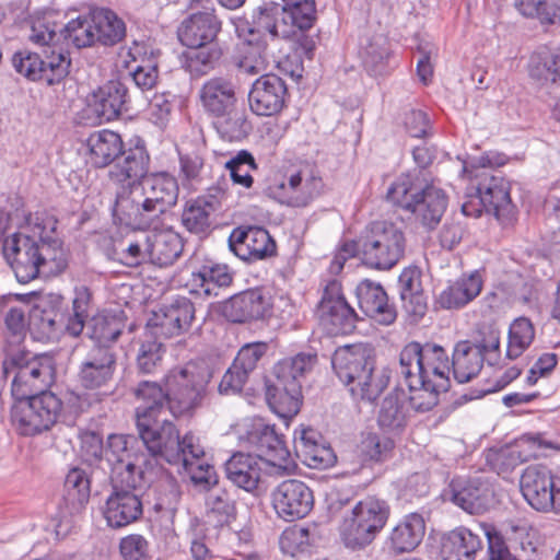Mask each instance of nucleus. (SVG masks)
<instances>
[{
    "mask_svg": "<svg viewBox=\"0 0 560 560\" xmlns=\"http://www.w3.org/2000/svg\"><path fill=\"white\" fill-rule=\"evenodd\" d=\"M57 220L47 217L36 221L31 231H18L7 236L2 253L20 283H28L40 273L57 275L68 266L62 241L55 235Z\"/></svg>",
    "mask_w": 560,
    "mask_h": 560,
    "instance_id": "f257e3e1",
    "label": "nucleus"
},
{
    "mask_svg": "<svg viewBox=\"0 0 560 560\" xmlns=\"http://www.w3.org/2000/svg\"><path fill=\"white\" fill-rule=\"evenodd\" d=\"M139 436L142 444L152 458L163 459L171 465L182 466L190 474L195 483H211L212 467L205 465L203 446L192 433H186L183 438L166 417L143 419L137 422Z\"/></svg>",
    "mask_w": 560,
    "mask_h": 560,
    "instance_id": "f03ea898",
    "label": "nucleus"
},
{
    "mask_svg": "<svg viewBox=\"0 0 560 560\" xmlns=\"http://www.w3.org/2000/svg\"><path fill=\"white\" fill-rule=\"evenodd\" d=\"M331 364L337 377L354 399L373 402L389 383V372L376 369L374 349L366 343L337 349Z\"/></svg>",
    "mask_w": 560,
    "mask_h": 560,
    "instance_id": "7ed1b4c3",
    "label": "nucleus"
},
{
    "mask_svg": "<svg viewBox=\"0 0 560 560\" xmlns=\"http://www.w3.org/2000/svg\"><path fill=\"white\" fill-rule=\"evenodd\" d=\"M100 400L82 398L75 392H67L62 397L51 392H43L14 402L12 422L20 434L34 436L49 431L65 413L77 415Z\"/></svg>",
    "mask_w": 560,
    "mask_h": 560,
    "instance_id": "20e7f679",
    "label": "nucleus"
},
{
    "mask_svg": "<svg viewBox=\"0 0 560 560\" xmlns=\"http://www.w3.org/2000/svg\"><path fill=\"white\" fill-rule=\"evenodd\" d=\"M386 199L412 212L427 230H433L439 225L448 203L445 192L429 185L421 177L420 171L404 173L396 177L387 189Z\"/></svg>",
    "mask_w": 560,
    "mask_h": 560,
    "instance_id": "39448f33",
    "label": "nucleus"
},
{
    "mask_svg": "<svg viewBox=\"0 0 560 560\" xmlns=\"http://www.w3.org/2000/svg\"><path fill=\"white\" fill-rule=\"evenodd\" d=\"M317 361L316 353L301 352L275 364V381L267 384L266 398L277 415L292 418L299 413L302 404L301 378L314 369Z\"/></svg>",
    "mask_w": 560,
    "mask_h": 560,
    "instance_id": "423d86ee",
    "label": "nucleus"
},
{
    "mask_svg": "<svg viewBox=\"0 0 560 560\" xmlns=\"http://www.w3.org/2000/svg\"><path fill=\"white\" fill-rule=\"evenodd\" d=\"M55 361L48 354H33L25 349H9L2 362V377H11L15 401L46 392L55 381Z\"/></svg>",
    "mask_w": 560,
    "mask_h": 560,
    "instance_id": "0eeeda50",
    "label": "nucleus"
},
{
    "mask_svg": "<svg viewBox=\"0 0 560 560\" xmlns=\"http://www.w3.org/2000/svg\"><path fill=\"white\" fill-rule=\"evenodd\" d=\"M212 376V370L205 363L188 362L172 369L165 376L170 412L177 417L200 408Z\"/></svg>",
    "mask_w": 560,
    "mask_h": 560,
    "instance_id": "6e6552de",
    "label": "nucleus"
},
{
    "mask_svg": "<svg viewBox=\"0 0 560 560\" xmlns=\"http://www.w3.org/2000/svg\"><path fill=\"white\" fill-rule=\"evenodd\" d=\"M450 359L443 347L412 341L399 354L398 373L411 378V383L423 384L431 381L439 388H450Z\"/></svg>",
    "mask_w": 560,
    "mask_h": 560,
    "instance_id": "1a4fd4ad",
    "label": "nucleus"
},
{
    "mask_svg": "<svg viewBox=\"0 0 560 560\" xmlns=\"http://www.w3.org/2000/svg\"><path fill=\"white\" fill-rule=\"evenodd\" d=\"M405 249L402 229L389 221L370 223L361 236V259L372 269L390 270L404 257Z\"/></svg>",
    "mask_w": 560,
    "mask_h": 560,
    "instance_id": "9d476101",
    "label": "nucleus"
},
{
    "mask_svg": "<svg viewBox=\"0 0 560 560\" xmlns=\"http://www.w3.org/2000/svg\"><path fill=\"white\" fill-rule=\"evenodd\" d=\"M389 505L375 497L360 500L343 516L339 527L342 541L353 550L369 546L381 533L389 517Z\"/></svg>",
    "mask_w": 560,
    "mask_h": 560,
    "instance_id": "9b49d317",
    "label": "nucleus"
},
{
    "mask_svg": "<svg viewBox=\"0 0 560 560\" xmlns=\"http://www.w3.org/2000/svg\"><path fill=\"white\" fill-rule=\"evenodd\" d=\"M324 182L315 165L301 163L289 168L265 188V194L281 205L306 207L320 196Z\"/></svg>",
    "mask_w": 560,
    "mask_h": 560,
    "instance_id": "f8f14e48",
    "label": "nucleus"
},
{
    "mask_svg": "<svg viewBox=\"0 0 560 560\" xmlns=\"http://www.w3.org/2000/svg\"><path fill=\"white\" fill-rule=\"evenodd\" d=\"M499 358L500 332L489 327L475 342L462 340L455 345L452 354L454 378L460 384L468 383L480 373L485 362L494 365Z\"/></svg>",
    "mask_w": 560,
    "mask_h": 560,
    "instance_id": "ddd939ff",
    "label": "nucleus"
},
{
    "mask_svg": "<svg viewBox=\"0 0 560 560\" xmlns=\"http://www.w3.org/2000/svg\"><path fill=\"white\" fill-rule=\"evenodd\" d=\"M117 368V353L110 345H93L81 360L77 372L78 384L91 394L80 395L93 400L100 394L101 402L108 392L105 390L113 381Z\"/></svg>",
    "mask_w": 560,
    "mask_h": 560,
    "instance_id": "4468645a",
    "label": "nucleus"
},
{
    "mask_svg": "<svg viewBox=\"0 0 560 560\" xmlns=\"http://www.w3.org/2000/svg\"><path fill=\"white\" fill-rule=\"evenodd\" d=\"M114 221L133 230L156 228L161 215L136 183L120 185L113 206Z\"/></svg>",
    "mask_w": 560,
    "mask_h": 560,
    "instance_id": "2eb2a0df",
    "label": "nucleus"
},
{
    "mask_svg": "<svg viewBox=\"0 0 560 560\" xmlns=\"http://www.w3.org/2000/svg\"><path fill=\"white\" fill-rule=\"evenodd\" d=\"M520 489L525 501L538 512L560 513V481L544 465L526 467L520 478Z\"/></svg>",
    "mask_w": 560,
    "mask_h": 560,
    "instance_id": "dca6fc26",
    "label": "nucleus"
},
{
    "mask_svg": "<svg viewBox=\"0 0 560 560\" xmlns=\"http://www.w3.org/2000/svg\"><path fill=\"white\" fill-rule=\"evenodd\" d=\"M249 445L257 452L260 462L276 468L279 475L290 474L295 464L285 446L284 436L276 431L275 425L258 423L247 434Z\"/></svg>",
    "mask_w": 560,
    "mask_h": 560,
    "instance_id": "f3484780",
    "label": "nucleus"
},
{
    "mask_svg": "<svg viewBox=\"0 0 560 560\" xmlns=\"http://www.w3.org/2000/svg\"><path fill=\"white\" fill-rule=\"evenodd\" d=\"M320 324L331 335H347L355 328L357 314L341 292V284L327 283L317 308Z\"/></svg>",
    "mask_w": 560,
    "mask_h": 560,
    "instance_id": "a211bd4d",
    "label": "nucleus"
},
{
    "mask_svg": "<svg viewBox=\"0 0 560 560\" xmlns=\"http://www.w3.org/2000/svg\"><path fill=\"white\" fill-rule=\"evenodd\" d=\"M195 305L185 298L178 296L170 304L153 312L147 324V330L151 336L171 338L187 332L195 319Z\"/></svg>",
    "mask_w": 560,
    "mask_h": 560,
    "instance_id": "6ab92c4d",
    "label": "nucleus"
},
{
    "mask_svg": "<svg viewBox=\"0 0 560 560\" xmlns=\"http://www.w3.org/2000/svg\"><path fill=\"white\" fill-rule=\"evenodd\" d=\"M271 500L278 516L287 522L305 517L314 508L313 490L299 479L281 481L272 490Z\"/></svg>",
    "mask_w": 560,
    "mask_h": 560,
    "instance_id": "aec40b11",
    "label": "nucleus"
},
{
    "mask_svg": "<svg viewBox=\"0 0 560 560\" xmlns=\"http://www.w3.org/2000/svg\"><path fill=\"white\" fill-rule=\"evenodd\" d=\"M229 247L240 259L255 262L276 254L277 246L268 231L259 226H238L229 236Z\"/></svg>",
    "mask_w": 560,
    "mask_h": 560,
    "instance_id": "412c9836",
    "label": "nucleus"
},
{
    "mask_svg": "<svg viewBox=\"0 0 560 560\" xmlns=\"http://www.w3.org/2000/svg\"><path fill=\"white\" fill-rule=\"evenodd\" d=\"M444 497L469 514H481L489 509L493 491L488 482L479 478L458 477L451 481Z\"/></svg>",
    "mask_w": 560,
    "mask_h": 560,
    "instance_id": "4be33fe9",
    "label": "nucleus"
},
{
    "mask_svg": "<svg viewBox=\"0 0 560 560\" xmlns=\"http://www.w3.org/2000/svg\"><path fill=\"white\" fill-rule=\"evenodd\" d=\"M285 95L284 81L276 74L265 73L253 83L248 94L249 107L258 116H271L282 109Z\"/></svg>",
    "mask_w": 560,
    "mask_h": 560,
    "instance_id": "5701e85b",
    "label": "nucleus"
},
{
    "mask_svg": "<svg viewBox=\"0 0 560 560\" xmlns=\"http://www.w3.org/2000/svg\"><path fill=\"white\" fill-rule=\"evenodd\" d=\"M221 28L222 22L213 9L199 11L182 21L177 28V37L186 47L217 45L214 40Z\"/></svg>",
    "mask_w": 560,
    "mask_h": 560,
    "instance_id": "b1692460",
    "label": "nucleus"
},
{
    "mask_svg": "<svg viewBox=\"0 0 560 560\" xmlns=\"http://www.w3.org/2000/svg\"><path fill=\"white\" fill-rule=\"evenodd\" d=\"M143 513V504L137 492L112 486L103 515L112 528H121L138 521Z\"/></svg>",
    "mask_w": 560,
    "mask_h": 560,
    "instance_id": "393cba45",
    "label": "nucleus"
},
{
    "mask_svg": "<svg viewBox=\"0 0 560 560\" xmlns=\"http://www.w3.org/2000/svg\"><path fill=\"white\" fill-rule=\"evenodd\" d=\"M270 307V300L261 290L250 289L225 301L222 314L232 323H247L265 318Z\"/></svg>",
    "mask_w": 560,
    "mask_h": 560,
    "instance_id": "a878e982",
    "label": "nucleus"
},
{
    "mask_svg": "<svg viewBox=\"0 0 560 560\" xmlns=\"http://www.w3.org/2000/svg\"><path fill=\"white\" fill-rule=\"evenodd\" d=\"M355 294L359 307L366 316L382 325L395 322L396 308L389 303L381 283L364 279L357 285Z\"/></svg>",
    "mask_w": 560,
    "mask_h": 560,
    "instance_id": "bb28decb",
    "label": "nucleus"
},
{
    "mask_svg": "<svg viewBox=\"0 0 560 560\" xmlns=\"http://www.w3.org/2000/svg\"><path fill=\"white\" fill-rule=\"evenodd\" d=\"M129 91L120 80H110L92 94L91 106L101 121H112L129 109Z\"/></svg>",
    "mask_w": 560,
    "mask_h": 560,
    "instance_id": "cd10ccee",
    "label": "nucleus"
},
{
    "mask_svg": "<svg viewBox=\"0 0 560 560\" xmlns=\"http://www.w3.org/2000/svg\"><path fill=\"white\" fill-rule=\"evenodd\" d=\"M294 447L298 456L310 468L325 469L336 462L332 448L326 443L322 434L312 428L302 429L299 435L295 432Z\"/></svg>",
    "mask_w": 560,
    "mask_h": 560,
    "instance_id": "c85d7f7f",
    "label": "nucleus"
},
{
    "mask_svg": "<svg viewBox=\"0 0 560 560\" xmlns=\"http://www.w3.org/2000/svg\"><path fill=\"white\" fill-rule=\"evenodd\" d=\"M160 465L155 458L142 454V460H131L120 468H114L112 486L122 487L137 492L149 487L160 472Z\"/></svg>",
    "mask_w": 560,
    "mask_h": 560,
    "instance_id": "c756f323",
    "label": "nucleus"
},
{
    "mask_svg": "<svg viewBox=\"0 0 560 560\" xmlns=\"http://www.w3.org/2000/svg\"><path fill=\"white\" fill-rule=\"evenodd\" d=\"M220 202L212 195L199 196L186 201L180 221L183 226L190 233L206 236L214 224V213Z\"/></svg>",
    "mask_w": 560,
    "mask_h": 560,
    "instance_id": "7c9ffc66",
    "label": "nucleus"
},
{
    "mask_svg": "<svg viewBox=\"0 0 560 560\" xmlns=\"http://www.w3.org/2000/svg\"><path fill=\"white\" fill-rule=\"evenodd\" d=\"M136 184L161 217L177 202L178 185L167 173L151 174Z\"/></svg>",
    "mask_w": 560,
    "mask_h": 560,
    "instance_id": "2f4dec72",
    "label": "nucleus"
},
{
    "mask_svg": "<svg viewBox=\"0 0 560 560\" xmlns=\"http://www.w3.org/2000/svg\"><path fill=\"white\" fill-rule=\"evenodd\" d=\"M482 546V539L478 533L460 526L442 537L441 557L443 560H476Z\"/></svg>",
    "mask_w": 560,
    "mask_h": 560,
    "instance_id": "473e14b6",
    "label": "nucleus"
},
{
    "mask_svg": "<svg viewBox=\"0 0 560 560\" xmlns=\"http://www.w3.org/2000/svg\"><path fill=\"white\" fill-rule=\"evenodd\" d=\"M150 156L143 143H138L133 148L122 150L116 164L109 172L110 178L120 185L136 183L148 177Z\"/></svg>",
    "mask_w": 560,
    "mask_h": 560,
    "instance_id": "72a5a7b5",
    "label": "nucleus"
},
{
    "mask_svg": "<svg viewBox=\"0 0 560 560\" xmlns=\"http://www.w3.org/2000/svg\"><path fill=\"white\" fill-rule=\"evenodd\" d=\"M205 109L217 116L230 113L236 103L234 85L228 79L215 77L206 81L200 90Z\"/></svg>",
    "mask_w": 560,
    "mask_h": 560,
    "instance_id": "f704fd0d",
    "label": "nucleus"
},
{
    "mask_svg": "<svg viewBox=\"0 0 560 560\" xmlns=\"http://www.w3.org/2000/svg\"><path fill=\"white\" fill-rule=\"evenodd\" d=\"M140 404L136 408L137 422L143 419L161 418L168 410V389L164 390L156 382L143 381L133 389Z\"/></svg>",
    "mask_w": 560,
    "mask_h": 560,
    "instance_id": "c9c22d12",
    "label": "nucleus"
},
{
    "mask_svg": "<svg viewBox=\"0 0 560 560\" xmlns=\"http://www.w3.org/2000/svg\"><path fill=\"white\" fill-rule=\"evenodd\" d=\"M260 463L259 458L252 454L235 453L225 463L226 478L236 487L252 492L260 481Z\"/></svg>",
    "mask_w": 560,
    "mask_h": 560,
    "instance_id": "e433bc0d",
    "label": "nucleus"
},
{
    "mask_svg": "<svg viewBox=\"0 0 560 560\" xmlns=\"http://www.w3.org/2000/svg\"><path fill=\"white\" fill-rule=\"evenodd\" d=\"M478 183L476 190L485 209L499 214L500 210L506 209L511 203L510 185L501 176L483 171L477 175Z\"/></svg>",
    "mask_w": 560,
    "mask_h": 560,
    "instance_id": "4c0bfd02",
    "label": "nucleus"
},
{
    "mask_svg": "<svg viewBox=\"0 0 560 560\" xmlns=\"http://www.w3.org/2000/svg\"><path fill=\"white\" fill-rule=\"evenodd\" d=\"M482 283V277L477 270L463 275L440 293L438 303L446 310L460 308L480 294Z\"/></svg>",
    "mask_w": 560,
    "mask_h": 560,
    "instance_id": "58836bf2",
    "label": "nucleus"
},
{
    "mask_svg": "<svg viewBox=\"0 0 560 560\" xmlns=\"http://www.w3.org/2000/svg\"><path fill=\"white\" fill-rule=\"evenodd\" d=\"M86 145L90 163L98 168L116 162L124 150L120 136L107 129L91 133L86 140Z\"/></svg>",
    "mask_w": 560,
    "mask_h": 560,
    "instance_id": "ea45409f",
    "label": "nucleus"
},
{
    "mask_svg": "<svg viewBox=\"0 0 560 560\" xmlns=\"http://www.w3.org/2000/svg\"><path fill=\"white\" fill-rule=\"evenodd\" d=\"M145 244L150 261L160 267L174 264L184 249L182 236L173 230H163L148 235Z\"/></svg>",
    "mask_w": 560,
    "mask_h": 560,
    "instance_id": "a19ab883",
    "label": "nucleus"
},
{
    "mask_svg": "<svg viewBox=\"0 0 560 560\" xmlns=\"http://www.w3.org/2000/svg\"><path fill=\"white\" fill-rule=\"evenodd\" d=\"M233 281V275L223 264L208 262L191 273L190 283L192 291L198 294L218 295L221 288L229 287Z\"/></svg>",
    "mask_w": 560,
    "mask_h": 560,
    "instance_id": "79ce46f5",
    "label": "nucleus"
},
{
    "mask_svg": "<svg viewBox=\"0 0 560 560\" xmlns=\"http://www.w3.org/2000/svg\"><path fill=\"white\" fill-rule=\"evenodd\" d=\"M91 493V481L88 472L79 467L71 468L65 479L62 497L66 513L79 514L88 504Z\"/></svg>",
    "mask_w": 560,
    "mask_h": 560,
    "instance_id": "37998d69",
    "label": "nucleus"
},
{
    "mask_svg": "<svg viewBox=\"0 0 560 560\" xmlns=\"http://www.w3.org/2000/svg\"><path fill=\"white\" fill-rule=\"evenodd\" d=\"M424 532L423 517L411 513L393 528L389 536L390 548L396 553L412 551L421 542Z\"/></svg>",
    "mask_w": 560,
    "mask_h": 560,
    "instance_id": "c03bdc74",
    "label": "nucleus"
},
{
    "mask_svg": "<svg viewBox=\"0 0 560 560\" xmlns=\"http://www.w3.org/2000/svg\"><path fill=\"white\" fill-rule=\"evenodd\" d=\"M179 56L182 68L194 78L208 74L219 63L222 49L219 45L187 47Z\"/></svg>",
    "mask_w": 560,
    "mask_h": 560,
    "instance_id": "a18cd8bd",
    "label": "nucleus"
},
{
    "mask_svg": "<svg viewBox=\"0 0 560 560\" xmlns=\"http://www.w3.org/2000/svg\"><path fill=\"white\" fill-rule=\"evenodd\" d=\"M362 62L373 77L386 75L394 68L390 61L389 42L386 36L377 34L368 39L362 50Z\"/></svg>",
    "mask_w": 560,
    "mask_h": 560,
    "instance_id": "49530a36",
    "label": "nucleus"
},
{
    "mask_svg": "<svg viewBox=\"0 0 560 560\" xmlns=\"http://www.w3.org/2000/svg\"><path fill=\"white\" fill-rule=\"evenodd\" d=\"M143 453L135 436L110 434L107 439L105 459L110 466L113 474L114 468H120V466H125L128 462L142 460Z\"/></svg>",
    "mask_w": 560,
    "mask_h": 560,
    "instance_id": "de8ad7c7",
    "label": "nucleus"
},
{
    "mask_svg": "<svg viewBox=\"0 0 560 560\" xmlns=\"http://www.w3.org/2000/svg\"><path fill=\"white\" fill-rule=\"evenodd\" d=\"M92 14L96 43L103 46H114L125 38L126 24L114 11L101 8L92 10Z\"/></svg>",
    "mask_w": 560,
    "mask_h": 560,
    "instance_id": "09e8293b",
    "label": "nucleus"
},
{
    "mask_svg": "<svg viewBox=\"0 0 560 560\" xmlns=\"http://www.w3.org/2000/svg\"><path fill=\"white\" fill-rule=\"evenodd\" d=\"M235 65L243 74L256 75L265 72L269 66L266 42L246 40L242 43Z\"/></svg>",
    "mask_w": 560,
    "mask_h": 560,
    "instance_id": "8fccbe9b",
    "label": "nucleus"
},
{
    "mask_svg": "<svg viewBox=\"0 0 560 560\" xmlns=\"http://www.w3.org/2000/svg\"><path fill=\"white\" fill-rule=\"evenodd\" d=\"M394 446L395 443L390 438L376 433L363 435L357 446V455L361 460V466L353 469L352 472H359L366 464L387 460L392 456Z\"/></svg>",
    "mask_w": 560,
    "mask_h": 560,
    "instance_id": "3c124183",
    "label": "nucleus"
},
{
    "mask_svg": "<svg viewBox=\"0 0 560 560\" xmlns=\"http://www.w3.org/2000/svg\"><path fill=\"white\" fill-rule=\"evenodd\" d=\"M405 401V394L398 390L388 394L383 399L377 417L381 428L387 431H396L407 424L408 410Z\"/></svg>",
    "mask_w": 560,
    "mask_h": 560,
    "instance_id": "603ef678",
    "label": "nucleus"
},
{
    "mask_svg": "<svg viewBox=\"0 0 560 560\" xmlns=\"http://www.w3.org/2000/svg\"><path fill=\"white\" fill-rule=\"evenodd\" d=\"M60 31L62 42L75 48L91 47L97 42L92 11L88 15H81L69 21Z\"/></svg>",
    "mask_w": 560,
    "mask_h": 560,
    "instance_id": "864d4df0",
    "label": "nucleus"
},
{
    "mask_svg": "<svg viewBox=\"0 0 560 560\" xmlns=\"http://www.w3.org/2000/svg\"><path fill=\"white\" fill-rule=\"evenodd\" d=\"M121 318L116 314L101 313L93 316L86 325V334L94 345H110L115 342L124 329Z\"/></svg>",
    "mask_w": 560,
    "mask_h": 560,
    "instance_id": "5fc2aeb1",
    "label": "nucleus"
},
{
    "mask_svg": "<svg viewBox=\"0 0 560 560\" xmlns=\"http://www.w3.org/2000/svg\"><path fill=\"white\" fill-rule=\"evenodd\" d=\"M207 517L215 526L229 525L236 518L235 501L225 490L211 491L206 500Z\"/></svg>",
    "mask_w": 560,
    "mask_h": 560,
    "instance_id": "6e6d98bb",
    "label": "nucleus"
},
{
    "mask_svg": "<svg viewBox=\"0 0 560 560\" xmlns=\"http://www.w3.org/2000/svg\"><path fill=\"white\" fill-rule=\"evenodd\" d=\"M91 301L92 292L88 287H75L74 296L72 300V312L69 314L66 324V331L70 336L78 337L83 331L86 318L89 316Z\"/></svg>",
    "mask_w": 560,
    "mask_h": 560,
    "instance_id": "4d7b16f0",
    "label": "nucleus"
},
{
    "mask_svg": "<svg viewBox=\"0 0 560 560\" xmlns=\"http://www.w3.org/2000/svg\"><path fill=\"white\" fill-rule=\"evenodd\" d=\"M409 388V405L417 412H427L434 408L439 402L441 393L448 388H439L431 381H424L423 384L411 383V378L404 377Z\"/></svg>",
    "mask_w": 560,
    "mask_h": 560,
    "instance_id": "13d9d810",
    "label": "nucleus"
},
{
    "mask_svg": "<svg viewBox=\"0 0 560 560\" xmlns=\"http://www.w3.org/2000/svg\"><path fill=\"white\" fill-rule=\"evenodd\" d=\"M535 329L532 322L525 317L516 318L509 329L506 357L517 359L532 345Z\"/></svg>",
    "mask_w": 560,
    "mask_h": 560,
    "instance_id": "bf43d9fd",
    "label": "nucleus"
},
{
    "mask_svg": "<svg viewBox=\"0 0 560 560\" xmlns=\"http://www.w3.org/2000/svg\"><path fill=\"white\" fill-rule=\"evenodd\" d=\"M283 25H291L300 31L308 30L316 21V2L315 1H294L287 0L282 3Z\"/></svg>",
    "mask_w": 560,
    "mask_h": 560,
    "instance_id": "052dcab7",
    "label": "nucleus"
},
{
    "mask_svg": "<svg viewBox=\"0 0 560 560\" xmlns=\"http://www.w3.org/2000/svg\"><path fill=\"white\" fill-rule=\"evenodd\" d=\"M159 339L160 337L151 336L147 330L145 338L140 343L137 366L144 374L154 373L162 364L165 348Z\"/></svg>",
    "mask_w": 560,
    "mask_h": 560,
    "instance_id": "680f3d73",
    "label": "nucleus"
},
{
    "mask_svg": "<svg viewBox=\"0 0 560 560\" xmlns=\"http://www.w3.org/2000/svg\"><path fill=\"white\" fill-rule=\"evenodd\" d=\"M283 11L282 3L265 0L254 10L253 22L257 28L276 37L279 34V25H283Z\"/></svg>",
    "mask_w": 560,
    "mask_h": 560,
    "instance_id": "e2e57ef3",
    "label": "nucleus"
},
{
    "mask_svg": "<svg viewBox=\"0 0 560 560\" xmlns=\"http://www.w3.org/2000/svg\"><path fill=\"white\" fill-rule=\"evenodd\" d=\"M518 11L527 18H537L541 23L555 24L560 21L558 0H516Z\"/></svg>",
    "mask_w": 560,
    "mask_h": 560,
    "instance_id": "0e129e2a",
    "label": "nucleus"
},
{
    "mask_svg": "<svg viewBox=\"0 0 560 560\" xmlns=\"http://www.w3.org/2000/svg\"><path fill=\"white\" fill-rule=\"evenodd\" d=\"M257 164L253 154L246 150H241L225 163V168L230 172L232 182L244 188H250L254 184L252 171L257 170Z\"/></svg>",
    "mask_w": 560,
    "mask_h": 560,
    "instance_id": "69168bd1",
    "label": "nucleus"
},
{
    "mask_svg": "<svg viewBox=\"0 0 560 560\" xmlns=\"http://www.w3.org/2000/svg\"><path fill=\"white\" fill-rule=\"evenodd\" d=\"M4 323L7 327L3 349L5 355L9 349H24L22 347L26 337V318L24 311L19 307L10 308L5 314Z\"/></svg>",
    "mask_w": 560,
    "mask_h": 560,
    "instance_id": "338daca9",
    "label": "nucleus"
},
{
    "mask_svg": "<svg viewBox=\"0 0 560 560\" xmlns=\"http://www.w3.org/2000/svg\"><path fill=\"white\" fill-rule=\"evenodd\" d=\"M530 74L533 78L556 84L560 82V49L541 51L534 62Z\"/></svg>",
    "mask_w": 560,
    "mask_h": 560,
    "instance_id": "774afa93",
    "label": "nucleus"
}]
</instances>
